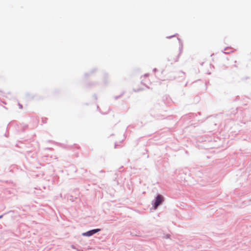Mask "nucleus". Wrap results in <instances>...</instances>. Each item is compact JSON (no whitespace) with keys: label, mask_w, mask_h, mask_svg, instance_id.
<instances>
[{"label":"nucleus","mask_w":251,"mask_h":251,"mask_svg":"<svg viewBox=\"0 0 251 251\" xmlns=\"http://www.w3.org/2000/svg\"><path fill=\"white\" fill-rule=\"evenodd\" d=\"M164 201V198L163 197L161 196V195H158L156 198V200H155V202L154 203V209H156L157 206L160 204L161 203V202Z\"/></svg>","instance_id":"nucleus-1"},{"label":"nucleus","mask_w":251,"mask_h":251,"mask_svg":"<svg viewBox=\"0 0 251 251\" xmlns=\"http://www.w3.org/2000/svg\"><path fill=\"white\" fill-rule=\"evenodd\" d=\"M100 229H99V228L93 229V230H90V231L84 233L83 235H86L88 236H91V235H93L94 234L100 231Z\"/></svg>","instance_id":"nucleus-2"},{"label":"nucleus","mask_w":251,"mask_h":251,"mask_svg":"<svg viewBox=\"0 0 251 251\" xmlns=\"http://www.w3.org/2000/svg\"><path fill=\"white\" fill-rule=\"evenodd\" d=\"M2 215L0 216V218H2Z\"/></svg>","instance_id":"nucleus-3"}]
</instances>
